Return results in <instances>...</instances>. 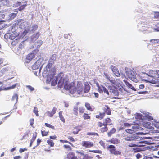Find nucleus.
<instances>
[{"label": "nucleus", "instance_id": "f257e3e1", "mask_svg": "<svg viewBox=\"0 0 159 159\" xmlns=\"http://www.w3.org/2000/svg\"><path fill=\"white\" fill-rule=\"evenodd\" d=\"M58 84L60 87H61L64 85L65 89L69 90L71 94H74L76 92L75 83L74 81L68 84L67 81L64 82V79L61 77L58 82Z\"/></svg>", "mask_w": 159, "mask_h": 159}, {"label": "nucleus", "instance_id": "f03ea898", "mask_svg": "<svg viewBox=\"0 0 159 159\" xmlns=\"http://www.w3.org/2000/svg\"><path fill=\"white\" fill-rule=\"evenodd\" d=\"M112 124V120L110 118L107 117L103 120V122L99 121L97 123L98 126L101 128L100 129L101 132L103 133L106 132L108 130L107 125H110Z\"/></svg>", "mask_w": 159, "mask_h": 159}, {"label": "nucleus", "instance_id": "7ed1b4c3", "mask_svg": "<svg viewBox=\"0 0 159 159\" xmlns=\"http://www.w3.org/2000/svg\"><path fill=\"white\" fill-rule=\"evenodd\" d=\"M159 70H150L148 75L150 77L149 81L152 83L156 84L159 82Z\"/></svg>", "mask_w": 159, "mask_h": 159}, {"label": "nucleus", "instance_id": "20e7f679", "mask_svg": "<svg viewBox=\"0 0 159 159\" xmlns=\"http://www.w3.org/2000/svg\"><path fill=\"white\" fill-rule=\"evenodd\" d=\"M55 71H52L50 74V75H49L47 78L46 80V83H49L51 81V85L52 86L56 85L57 83L58 79L57 77H54Z\"/></svg>", "mask_w": 159, "mask_h": 159}, {"label": "nucleus", "instance_id": "39448f33", "mask_svg": "<svg viewBox=\"0 0 159 159\" xmlns=\"http://www.w3.org/2000/svg\"><path fill=\"white\" fill-rule=\"evenodd\" d=\"M39 50L36 49L29 53L26 56L25 62L28 63H29L35 57L37 54H38Z\"/></svg>", "mask_w": 159, "mask_h": 159}, {"label": "nucleus", "instance_id": "423d86ee", "mask_svg": "<svg viewBox=\"0 0 159 159\" xmlns=\"http://www.w3.org/2000/svg\"><path fill=\"white\" fill-rule=\"evenodd\" d=\"M107 150H109L110 153L112 154H114L115 155H121V152L116 150V147L115 146L112 145H110L106 148Z\"/></svg>", "mask_w": 159, "mask_h": 159}, {"label": "nucleus", "instance_id": "0eeeda50", "mask_svg": "<svg viewBox=\"0 0 159 159\" xmlns=\"http://www.w3.org/2000/svg\"><path fill=\"white\" fill-rule=\"evenodd\" d=\"M127 76L132 81L135 82H137L138 80L135 77V75L134 72L131 70H129L125 72Z\"/></svg>", "mask_w": 159, "mask_h": 159}, {"label": "nucleus", "instance_id": "6e6552de", "mask_svg": "<svg viewBox=\"0 0 159 159\" xmlns=\"http://www.w3.org/2000/svg\"><path fill=\"white\" fill-rule=\"evenodd\" d=\"M108 90L111 94H112L115 96H118L119 93L117 88L114 86H109Z\"/></svg>", "mask_w": 159, "mask_h": 159}, {"label": "nucleus", "instance_id": "1a4fd4ad", "mask_svg": "<svg viewBox=\"0 0 159 159\" xmlns=\"http://www.w3.org/2000/svg\"><path fill=\"white\" fill-rule=\"evenodd\" d=\"M43 61V58H39L37 61L33 64L32 66V69L33 70H36L38 69L42 65V62Z\"/></svg>", "mask_w": 159, "mask_h": 159}, {"label": "nucleus", "instance_id": "9d476101", "mask_svg": "<svg viewBox=\"0 0 159 159\" xmlns=\"http://www.w3.org/2000/svg\"><path fill=\"white\" fill-rule=\"evenodd\" d=\"M83 90V86L80 81H78L76 87V91L78 94H81Z\"/></svg>", "mask_w": 159, "mask_h": 159}, {"label": "nucleus", "instance_id": "9b49d317", "mask_svg": "<svg viewBox=\"0 0 159 159\" xmlns=\"http://www.w3.org/2000/svg\"><path fill=\"white\" fill-rule=\"evenodd\" d=\"M22 21H23V20L22 19H19L17 20V21H16V23L13 24L11 28V32L12 33L15 32L16 29L17 28L16 26L20 25V23Z\"/></svg>", "mask_w": 159, "mask_h": 159}, {"label": "nucleus", "instance_id": "f8f14e48", "mask_svg": "<svg viewBox=\"0 0 159 159\" xmlns=\"http://www.w3.org/2000/svg\"><path fill=\"white\" fill-rule=\"evenodd\" d=\"M81 145L85 148H91L93 146V144L92 142L89 141H83Z\"/></svg>", "mask_w": 159, "mask_h": 159}, {"label": "nucleus", "instance_id": "ddd939ff", "mask_svg": "<svg viewBox=\"0 0 159 159\" xmlns=\"http://www.w3.org/2000/svg\"><path fill=\"white\" fill-rule=\"evenodd\" d=\"M111 68L116 76L118 77L120 76V73L118 69L116 67L112 65L111 66Z\"/></svg>", "mask_w": 159, "mask_h": 159}, {"label": "nucleus", "instance_id": "4468645a", "mask_svg": "<svg viewBox=\"0 0 159 159\" xmlns=\"http://www.w3.org/2000/svg\"><path fill=\"white\" fill-rule=\"evenodd\" d=\"M57 108L54 107H53L51 111H47L46 112V114L48 116L50 117H52L56 113L57 111Z\"/></svg>", "mask_w": 159, "mask_h": 159}, {"label": "nucleus", "instance_id": "2eb2a0df", "mask_svg": "<svg viewBox=\"0 0 159 159\" xmlns=\"http://www.w3.org/2000/svg\"><path fill=\"white\" fill-rule=\"evenodd\" d=\"M105 114H106L107 115H110L111 114V110L108 105H105L104 108L103 109Z\"/></svg>", "mask_w": 159, "mask_h": 159}, {"label": "nucleus", "instance_id": "dca6fc26", "mask_svg": "<svg viewBox=\"0 0 159 159\" xmlns=\"http://www.w3.org/2000/svg\"><path fill=\"white\" fill-rule=\"evenodd\" d=\"M132 129H128L125 130L126 132L128 133L129 134H133L135 132V131L138 129L139 128L137 126H132Z\"/></svg>", "mask_w": 159, "mask_h": 159}, {"label": "nucleus", "instance_id": "f3484780", "mask_svg": "<svg viewBox=\"0 0 159 159\" xmlns=\"http://www.w3.org/2000/svg\"><path fill=\"white\" fill-rule=\"evenodd\" d=\"M144 148H144L143 149L139 147H133V148L131 149V151L134 153H136L143 150Z\"/></svg>", "mask_w": 159, "mask_h": 159}, {"label": "nucleus", "instance_id": "a211bd4d", "mask_svg": "<svg viewBox=\"0 0 159 159\" xmlns=\"http://www.w3.org/2000/svg\"><path fill=\"white\" fill-rule=\"evenodd\" d=\"M126 86L129 88L135 91H136V89L135 88H134L132 85V84H130L129 82H128L126 80H123Z\"/></svg>", "mask_w": 159, "mask_h": 159}, {"label": "nucleus", "instance_id": "6ab92c4d", "mask_svg": "<svg viewBox=\"0 0 159 159\" xmlns=\"http://www.w3.org/2000/svg\"><path fill=\"white\" fill-rule=\"evenodd\" d=\"M109 141L114 144H118L120 143V140L116 138H113L111 139Z\"/></svg>", "mask_w": 159, "mask_h": 159}, {"label": "nucleus", "instance_id": "aec40b11", "mask_svg": "<svg viewBox=\"0 0 159 159\" xmlns=\"http://www.w3.org/2000/svg\"><path fill=\"white\" fill-rule=\"evenodd\" d=\"M105 115V113L100 112L98 115H96L95 117L97 119L102 120L104 117Z\"/></svg>", "mask_w": 159, "mask_h": 159}, {"label": "nucleus", "instance_id": "412c9836", "mask_svg": "<svg viewBox=\"0 0 159 159\" xmlns=\"http://www.w3.org/2000/svg\"><path fill=\"white\" fill-rule=\"evenodd\" d=\"M7 11L4 10H2L0 11V19L4 18L5 15L7 14Z\"/></svg>", "mask_w": 159, "mask_h": 159}, {"label": "nucleus", "instance_id": "4be33fe9", "mask_svg": "<svg viewBox=\"0 0 159 159\" xmlns=\"http://www.w3.org/2000/svg\"><path fill=\"white\" fill-rule=\"evenodd\" d=\"M85 106L87 110L91 111H93L94 108L91 107L90 104L88 102L85 103Z\"/></svg>", "mask_w": 159, "mask_h": 159}, {"label": "nucleus", "instance_id": "5701e85b", "mask_svg": "<svg viewBox=\"0 0 159 159\" xmlns=\"http://www.w3.org/2000/svg\"><path fill=\"white\" fill-rule=\"evenodd\" d=\"M90 88V87L88 83L87 84H85L84 89V93H88L89 91Z\"/></svg>", "mask_w": 159, "mask_h": 159}, {"label": "nucleus", "instance_id": "b1692460", "mask_svg": "<svg viewBox=\"0 0 159 159\" xmlns=\"http://www.w3.org/2000/svg\"><path fill=\"white\" fill-rule=\"evenodd\" d=\"M147 141H140L137 144H138V146H137V147H144L145 146V144H147Z\"/></svg>", "mask_w": 159, "mask_h": 159}, {"label": "nucleus", "instance_id": "393cba45", "mask_svg": "<svg viewBox=\"0 0 159 159\" xmlns=\"http://www.w3.org/2000/svg\"><path fill=\"white\" fill-rule=\"evenodd\" d=\"M145 117L149 120H152L153 119L152 116V114L148 112L145 114Z\"/></svg>", "mask_w": 159, "mask_h": 159}, {"label": "nucleus", "instance_id": "a878e982", "mask_svg": "<svg viewBox=\"0 0 159 159\" xmlns=\"http://www.w3.org/2000/svg\"><path fill=\"white\" fill-rule=\"evenodd\" d=\"M20 42L19 39H17L13 40L11 44L12 45L14 46L18 44Z\"/></svg>", "mask_w": 159, "mask_h": 159}, {"label": "nucleus", "instance_id": "bb28decb", "mask_svg": "<svg viewBox=\"0 0 159 159\" xmlns=\"http://www.w3.org/2000/svg\"><path fill=\"white\" fill-rule=\"evenodd\" d=\"M18 35V34L17 33L14 32L11 34L9 37V39L11 40L15 39Z\"/></svg>", "mask_w": 159, "mask_h": 159}, {"label": "nucleus", "instance_id": "cd10ccee", "mask_svg": "<svg viewBox=\"0 0 159 159\" xmlns=\"http://www.w3.org/2000/svg\"><path fill=\"white\" fill-rule=\"evenodd\" d=\"M62 111H60L59 112V117L60 118V120L63 123L65 122V120L64 118V116H63L62 115Z\"/></svg>", "mask_w": 159, "mask_h": 159}, {"label": "nucleus", "instance_id": "c85d7f7f", "mask_svg": "<svg viewBox=\"0 0 159 159\" xmlns=\"http://www.w3.org/2000/svg\"><path fill=\"white\" fill-rule=\"evenodd\" d=\"M116 132V129L115 128H113L110 131H109L107 133L108 135V136H111L113 134L115 133Z\"/></svg>", "mask_w": 159, "mask_h": 159}, {"label": "nucleus", "instance_id": "c756f323", "mask_svg": "<svg viewBox=\"0 0 159 159\" xmlns=\"http://www.w3.org/2000/svg\"><path fill=\"white\" fill-rule=\"evenodd\" d=\"M78 107L77 106H75L73 109V114L75 116H78Z\"/></svg>", "mask_w": 159, "mask_h": 159}, {"label": "nucleus", "instance_id": "7c9ffc66", "mask_svg": "<svg viewBox=\"0 0 159 159\" xmlns=\"http://www.w3.org/2000/svg\"><path fill=\"white\" fill-rule=\"evenodd\" d=\"M48 144L50 145V147H53L54 146V143L53 141L51 139H49L47 141Z\"/></svg>", "mask_w": 159, "mask_h": 159}, {"label": "nucleus", "instance_id": "2f4dec72", "mask_svg": "<svg viewBox=\"0 0 159 159\" xmlns=\"http://www.w3.org/2000/svg\"><path fill=\"white\" fill-rule=\"evenodd\" d=\"M125 140L127 141H131L134 140L133 137L132 136H126L124 138Z\"/></svg>", "mask_w": 159, "mask_h": 159}, {"label": "nucleus", "instance_id": "473e14b6", "mask_svg": "<svg viewBox=\"0 0 159 159\" xmlns=\"http://www.w3.org/2000/svg\"><path fill=\"white\" fill-rule=\"evenodd\" d=\"M37 136V133L36 132L33 133V136L31 139L30 140V142L33 143L34 142V141Z\"/></svg>", "mask_w": 159, "mask_h": 159}, {"label": "nucleus", "instance_id": "72a5a7b5", "mask_svg": "<svg viewBox=\"0 0 159 159\" xmlns=\"http://www.w3.org/2000/svg\"><path fill=\"white\" fill-rule=\"evenodd\" d=\"M83 117L85 120L90 119L91 117L88 114L84 113L83 115Z\"/></svg>", "mask_w": 159, "mask_h": 159}, {"label": "nucleus", "instance_id": "f704fd0d", "mask_svg": "<svg viewBox=\"0 0 159 159\" xmlns=\"http://www.w3.org/2000/svg\"><path fill=\"white\" fill-rule=\"evenodd\" d=\"M80 130L78 127H75L73 129L72 132L74 134H76Z\"/></svg>", "mask_w": 159, "mask_h": 159}, {"label": "nucleus", "instance_id": "c9c22d12", "mask_svg": "<svg viewBox=\"0 0 159 159\" xmlns=\"http://www.w3.org/2000/svg\"><path fill=\"white\" fill-rule=\"evenodd\" d=\"M127 146H128L130 147H137L138 144H135L133 143H128Z\"/></svg>", "mask_w": 159, "mask_h": 159}, {"label": "nucleus", "instance_id": "e433bc0d", "mask_svg": "<svg viewBox=\"0 0 159 159\" xmlns=\"http://www.w3.org/2000/svg\"><path fill=\"white\" fill-rule=\"evenodd\" d=\"M56 54H53L52 57L50 59V61L53 62L56 60Z\"/></svg>", "mask_w": 159, "mask_h": 159}, {"label": "nucleus", "instance_id": "4c0bfd02", "mask_svg": "<svg viewBox=\"0 0 159 159\" xmlns=\"http://www.w3.org/2000/svg\"><path fill=\"white\" fill-rule=\"evenodd\" d=\"M33 111L34 113L37 116H39V114L38 113V111L37 107H35L34 108Z\"/></svg>", "mask_w": 159, "mask_h": 159}, {"label": "nucleus", "instance_id": "58836bf2", "mask_svg": "<svg viewBox=\"0 0 159 159\" xmlns=\"http://www.w3.org/2000/svg\"><path fill=\"white\" fill-rule=\"evenodd\" d=\"M78 109L79 113L81 114H82L83 113H84L85 110L84 108L82 107H80L78 108Z\"/></svg>", "mask_w": 159, "mask_h": 159}, {"label": "nucleus", "instance_id": "ea45409f", "mask_svg": "<svg viewBox=\"0 0 159 159\" xmlns=\"http://www.w3.org/2000/svg\"><path fill=\"white\" fill-rule=\"evenodd\" d=\"M27 5L26 4H25L22 5L20 6L18 8V10L19 11H21L24 9L25 7L27 6Z\"/></svg>", "mask_w": 159, "mask_h": 159}, {"label": "nucleus", "instance_id": "a19ab883", "mask_svg": "<svg viewBox=\"0 0 159 159\" xmlns=\"http://www.w3.org/2000/svg\"><path fill=\"white\" fill-rule=\"evenodd\" d=\"M17 13H12L10 15V19L12 20V19H14L16 16Z\"/></svg>", "mask_w": 159, "mask_h": 159}, {"label": "nucleus", "instance_id": "79ce46f5", "mask_svg": "<svg viewBox=\"0 0 159 159\" xmlns=\"http://www.w3.org/2000/svg\"><path fill=\"white\" fill-rule=\"evenodd\" d=\"M150 41L152 44L159 43V39H151Z\"/></svg>", "mask_w": 159, "mask_h": 159}, {"label": "nucleus", "instance_id": "37998d69", "mask_svg": "<svg viewBox=\"0 0 159 159\" xmlns=\"http://www.w3.org/2000/svg\"><path fill=\"white\" fill-rule=\"evenodd\" d=\"M41 132L42 136H45L48 135V131H45L41 130Z\"/></svg>", "mask_w": 159, "mask_h": 159}, {"label": "nucleus", "instance_id": "c03bdc74", "mask_svg": "<svg viewBox=\"0 0 159 159\" xmlns=\"http://www.w3.org/2000/svg\"><path fill=\"white\" fill-rule=\"evenodd\" d=\"M38 28V25H33L32 27L31 31L33 32H35L37 29Z\"/></svg>", "mask_w": 159, "mask_h": 159}, {"label": "nucleus", "instance_id": "a18cd8bd", "mask_svg": "<svg viewBox=\"0 0 159 159\" xmlns=\"http://www.w3.org/2000/svg\"><path fill=\"white\" fill-rule=\"evenodd\" d=\"M45 125L47 127H48L49 128H51V129H54V127L52 125H51L47 123H45Z\"/></svg>", "mask_w": 159, "mask_h": 159}, {"label": "nucleus", "instance_id": "49530a36", "mask_svg": "<svg viewBox=\"0 0 159 159\" xmlns=\"http://www.w3.org/2000/svg\"><path fill=\"white\" fill-rule=\"evenodd\" d=\"M89 152L93 153H98L99 154H101L102 153V151L100 150H89Z\"/></svg>", "mask_w": 159, "mask_h": 159}, {"label": "nucleus", "instance_id": "de8ad7c7", "mask_svg": "<svg viewBox=\"0 0 159 159\" xmlns=\"http://www.w3.org/2000/svg\"><path fill=\"white\" fill-rule=\"evenodd\" d=\"M102 88H103V90L104 93L107 94L108 95H109V92L108 90L105 87L102 86Z\"/></svg>", "mask_w": 159, "mask_h": 159}, {"label": "nucleus", "instance_id": "09e8293b", "mask_svg": "<svg viewBox=\"0 0 159 159\" xmlns=\"http://www.w3.org/2000/svg\"><path fill=\"white\" fill-rule=\"evenodd\" d=\"M88 135H96L98 136V134L97 133L94 132H88L87 134Z\"/></svg>", "mask_w": 159, "mask_h": 159}, {"label": "nucleus", "instance_id": "8fccbe9b", "mask_svg": "<svg viewBox=\"0 0 159 159\" xmlns=\"http://www.w3.org/2000/svg\"><path fill=\"white\" fill-rule=\"evenodd\" d=\"M18 95L16 94H15L12 98V99L13 100H16V102H17L18 101Z\"/></svg>", "mask_w": 159, "mask_h": 159}, {"label": "nucleus", "instance_id": "3c124183", "mask_svg": "<svg viewBox=\"0 0 159 159\" xmlns=\"http://www.w3.org/2000/svg\"><path fill=\"white\" fill-rule=\"evenodd\" d=\"M40 33L38 32L34 36V38L35 39H37L40 35Z\"/></svg>", "mask_w": 159, "mask_h": 159}, {"label": "nucleus", "instance_id": "603ef678", "mask_svg": "<svg viewBox=\"0 0 159 159\" xmlns=\"http://www.w3.org/2000/svg\"><path fill=\"white\" fill-rule=\"evenodd\" d=\"M4 21H0V30L2 29L4 27V25L3 23Z\"/></svg>", "mask_w": 159, "mask_h": 159}, {"label": "nucleus", "instance_id": "864d4df0", "mask_svg": "<svg viewBox=\"0 0 159 159\" xmlns=\"http://www.w3.org/2000/svg\"><path fill=\"white\" fill-rule=\"evenodd\" d=\"M52 66V63H48L46 66L47 69H50Z\"/></svg>", "mask_w": 159, "mask_h": 159}, {"label": "nucleus", "instance_id": "5fc2aeb1", "mask_svg": "<svg viewBox=\"0 0 159 159\" xmlns=\"http://www.w3.org/2000/svg\"><path fill=\"white\" fill-rule=\"evenodd\" d=\"M104 75L105 76L106 78L108 80H110L111 75L108 74L107 73H104Z\"/></svg>", "mask_w": 159, "mask_h": 159}, {"label": "nucleus", "instance_id": "6e6d98bb", "mask_svg": "<svg viewBox=\"0 0 159 159\" xmlns=\"http://www.w3.org/2000/svg\"><path fill=\"white\" fill-rule=\"evenodd\" d=\"M26 87L28 88L31 91H33L34 90V88L30 85H26Z\"/></svg>", "mask_w": 159, "mask_h": 159}, {"label": "nucleus", "instance_id": "4d7b16f0", "mask_svg": "<svg viewBox=\"0 0 159 159\" xmlns=\"http://www.w3.org/2000/svg\"><path fill=\"white\" fill-rule=\"evenodd\" d=\"M34 120L33 118L31 119L30 120V125L33 127V125L34 124Z\"/></svg>", "mask_w": 159, "mask_h": 159}, {"label": "nucleus", "instance_id": "13d9d810", "mask_svg": "<svg viewBox=\"0 0 159 159\" xmlns=\"http://www.w3.org/2000/svg\"><path fill=\"white\" fill-rule=\"evenodd\" d=\"M124 127L125 128V127H130L131 126V124H130L128 123H124Z\"/></svg>", "mask_w": 159, "mask_h": 159}, {"label": "nucleus", "instance_id": "bf43d9fd", "mask_svg": "<svg viewBox=\"0 0 159 159\" xmlns=\"http://www.w3.org/2000/svg\"><path fill=\"white\" fill-rule=\"evenodd\" d=\"M42 141L41 139L38 138L37 140V145L36 146H38L40 144Z\"/></svg>", "mask_w": 159, "mask_h": 159}, {"label": "nucleus", "instance_id": "052dcab7", "mask_svg": "<svg viewBox=\"0 0 159 159\" xmlns=\"http://www.w3.org/2000/svg\"><path fill=\"white\" fill-rule=\"evenodd\" d=\"M43 43V41L41 40H39L37 42V43L38 44H36V45H37V47H40L42 44Z\"/></svg>", "mask_w": 159, "mask_h": 159}, {"label": "nucleus", "instance_id": "680f3d73", "mask_svg": "<svg viewBox=\"0 0 159 159\" xmlns=\"http://www.w3.org/2000/svg\"><path fill=\"white\" fill-rule=\"evenodd\" d=\"M110 82L114 84H116V82L114 79H110V80H108Z\"/></svg>", "mask_w": 159, "mask_h": 159}, {"label": "nucleus", "instance_id": "e2e57ef3", "mask_svg": "<svg viewBox=\"0 0 159 159\" xmlns=\"http://www.w3.org/2000/svg\"><path fill=\"white\" fill-rule=\"evenodd\" d=\"M27 149L26 148H20L19 151L20 153H22V152H23L25 151H27Z\"/></svg>", "mask_w": 159, "mask_h": 159}, {"label": "nucleus", "instance_id": "0e129e2a", "mask_svg": "<svg viewBox=\"0 0 159 159\" xmlns=\"http://www.w3.org/2000/svg\"><path fill=\"white\" fill-rule=\"evenodd\" d=\"M99 143H100V144L103 147H105V143L102 140H101L99 142Z\"/></svg>", "mask_w": 159, "mask_h": 159}, {"label": "nucleus", "instance_id": "69168bd1", "mask_svg": "<svg viewBox=\"0 0 159 159\" xmlns=\"http://www.w3.org/2000/svg\"><path fill=\"white\" fill-rule=\"evenodd\" d=\"M68 138L71 142H74L75 141L74 139L71 136H69Z\"/></svg>", "mask_w": 159, "mask_h": 159}, {"label": "nucleus", "instance_id": "338daca9", "mask_svg": "<svg viewBox=\"0 0 159 159\" xmlns=\"http://www.w3.org/2000/svg\"><path fill=\"white\" fill-rule=\"evenodd\" d=\"M21 158V157L20 156H18L14 157V159H20Z\"/></svg>", "mask_w": 159, "mask_h": 159}, {"label": "nucleus", "instance_id": "774afa93", "mask_svg": "<svg viewBox=\"0 0 159 159\" xmlns=\"http://www.w3.org/2000/svg\"><path fill=\"white\" fill-rule=\"evenodd\" d=\"M136 156L137 159H139L142 156L140 154L138 153L136 155Z\"/></svg>", "mask_w": 159, "mask_h": 159}]
</instances>
